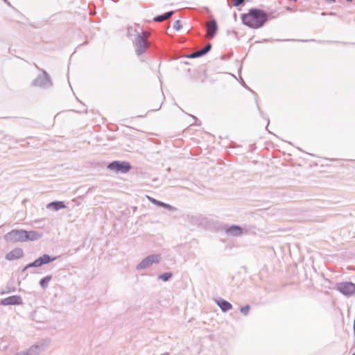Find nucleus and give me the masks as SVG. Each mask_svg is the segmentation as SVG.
I'll list each match as a JSON object with an SVG mask.
<instances>
[{
  "label": "nucleus",
  "instance_id": "obj_8",
  "mask_svg": "<svg viewBox=\"0 0 355 355\" xmlns=\"http://www.w3.org/2000/svg\"><path fill=\"white\" fill-rule=\"evenodd\" d=\"M23 254V250L19 248H17L9 252L6 255V259L8 261H12L22 257Z\"/></svg>",
  "mask_w": 355,
  "mask_h": 355
},
{
  "label": "nucleus",
  "instance_id": "obj_21",
  "mask_svg": "<svg viewBox=\"0 0 355 355\" xmlns=\"http://www.w3.org/2000/svg\"><path fill=\"white\" fill-rule=\"evenodd\" d=\"M211 47V44H209L204 49H201V51L202 52L203 55L207 53L210 50Z\"/></svg>",
  "mask_w": 355,
  "mask_h": 355
},
{
  "label": "nucleus",
  "instance_id": "obj_5",
  "mask_svg": "<svg viewBox=\"0 0 355 355\" xmlns=\"http://www.w3.org/2000/svg\"><path fill=\"white\" fill-rule=\"evenodd\" d=\"M338 290L343 294L350 295L355 293V284L351 282H343L337 284Z\"/></svg>",
  "mask_w": 355,
  "mask_h": 355
},
{
  "label": "nucleus",
  "instance_id": "obj_26",
  "mask_svg": "<svg viewBox=\"0 0 355 355\" xmlns=\"http://www.w3.org/2000/svg\"><path fill=\"white\" fill-rule=\"evenodd\" d=\"M347 1H352V0H347Z\"/></svg>",
  "mask_w": 355,
  "mask_h": 355
},
{
  "label": "nucleus",
  "instance_id": "obj_1",
  "mask_svg": "<svg viewBox=\"0 0 355 355\" xmlns=\"http://www.w3.org/2000/svg\"><path fill=\"white\" fill-rule=\"evenodd\" d=\"M241 21L245 26L251 28H259L267 21L268 15L262 10L253 8L248 13L241 15Z\"/></svg>",
  "mask_w": 355,
  "mask_h": 355
},
{
  "label": "nucleus",
  "instance_id": "obj_12",
  "mask_svg": "<svg viewBox=\"0 0 355 355\" xmlns=\"http://www.w3.org/2000/svg\"><path fill=\"white\" fill-rule=\"evenodd\" d=\"M217 304L223 311H227L232 307V304L225 300L218 301Z\"/></svg>",
  "mask_w": 355,
  "mask_h": 355
},
{
  "label": "nucleus",
  "instance_id": "obj_6",
  "mask_svg": "<svg viewBox=\"0 0 355 355\" xmlns=\"http://www.w3.org/2000/svg\"><path fill=\"white\" fill-rule=\"evenodd\" d=\"M160 260V256L153 254L144 259L138 266L139 269H143L150 266L153 263H158Z\"/></svg>",
  "mask_w": 355,
  "mask_h": 355
},
{
  "label": "nucleus",
  "instance_id": "obj_19",
  "mask_svg": "<svg viewBox=\"0 0 355 355\" xmlns=\"http://www.w3.org/2000/svg\"><path fill=\"white\" fill-rule=\"evenodd\" d=\"M153 203L155 205H159L160 207H165V208H168L170 207L168 205L165 204L162 202L158 201L155 199L153 200Z\"/></svg>",
  "mask_w": 355,
  "mask_h": 355
},
{
  "label": "nucleus",
  "instance_id": "obj_16",
  "mask_svg": "<svg viewBox=\"0 0 355 355\" xmlns=\"http://www.w3.org/2000/svg\"><path fill=\"white\" fill-rule=\"evenodd\" d=\"M171 276L172 274L171 272H166L163 275H159V279L164 282H166L171 277Z\"/></svg>",
  "mask_w": 355,
  "mask_h": 355
},
{
  "label": "nucleus",
  "instance_id": "obj_22",
  "mask_svg": "<svg viewBox=\"0 0 355 355\" xmlns=\"http://www.w3.org/2000/svg\"><path fill=\"white\" fill-rule=\"evenodd\" d=\"M202 55H203V53H202V52L200 50V51H196V52L193 53V54H191L190 55V57L196 58V57L201 56Z\"/></svg>",
  "mask_w": 355,
  "mask_h": 355
},
{
  "label": "nucleus",
  "instance_id": "obj_23",
  "mask_svg": "<svg viewBox=\"0 0 355 355\" xmlns=\"http://www.w3.org/2000/svg\"><path fill=\"white\" fill-rule=\"evenodd\" d=\"M243 1H244V0H233L232 3L234 6H238L240 4H241Z\"/></svg>",
  "mask_w": 355,
  "mask_h": 355
},
{
  "label": "nucleus",
  "instance_id": "obj_4",
  "mask_svg": "<svg viewBox=\"0 0 355 355\" xmlns=\"http://www.w3.org/2000/svg\"><path fill=\"white\" fill-rule=\"evenodd\" d=\"M108 168H110V170H114L116 172H121L125 173L130 171L131 166L128 162H119L117 161H114L108 165Z\"/></svg>",
  "mask_w": 355,
  "mask_h": 355
},
{
  "label": "nucleus",
  "instance_id": "obj_7",
  "mask_svg": "<svg viewBox=\"0 0 355 355\" xmlns=\"http://www.w3.org/2000/svg\"><path fill=\"white\" fill-rule=\"evenodd\" d=\"M55 258H50V257L47 254H44L43 256L40 257V258L37 259L33 263H29L26 268L30 267H39L41 266L43 264L48 263L51 262V261L55 260Z\"/></svg>",
  "mask_w": 355,
  "mask_h": 355
},
{
  "label": "nucleus",
  "instance_id": "obj_17",
  "mask_svg": "<svg viewBox=\"0 0 355 355\" xmlns=\"http://www.w3.org/2000/svg\"><path fill=\"white\" fill-rule=\"evenodd\" d=\"M51 279V277H46L40 281V285L43 288H46Z\"/></svg>",
  "mask_w": 355,
  "mask_h": 355
},
{
  "label": "nucleus",
  "instance_id": "obj_11",
  "mask_svg": "<svg viewBox=\"0 0 355 355\" xmlns=\"http://www.w3.org/2000/svg\"><path fill=\"white\" fill-rule=\"evenodd\" d=\"M40 236H41V235L35 231H31V232L26 231L25 241H35V240L38 239Z\"/></svg>",
  "mask_w": 355,
  "mask_h": 355
},
{
  "label": "nucleus",
  "instance_id": "obj_3",
  "mask_svg": "<svg viewBox=\"0 0 355 355\" xmlns=\"http://www.w3.org/2000/svg\"><path fill=\"white\" fill-rule=\"evenodd\" d=\"M25 235L26 230H14L8 233L6 239L14 243L25 242Z\"/></svg>",
  "mask_w": 355,
  "mask_h": 355
},
{
  "label": "nucleus",
  "instance_id": "obj_9",
  "mask_svg": "<svg viewBox=\"0 0 355 355\" xmlns=\"http://www.w3.org/2000/svg\"><path fill=\"white\" fill-rule=\"evenodd\" d=\"M206 27H207L206 37L208 38H212L214 36V35L216 34L217 29H218L216 22L214 20L208 21L206 24Z\"/></svg>",
  "mask_w": 355,
  "mask_h": 355
},
{
  "label": "nucleus",
  "instance_id": "obj_10",
  "mask_svg": "<svg viewBox=\"0 0 355 355\" xmlns=\"http://www.w3.org/2000/svg\"><path fill=\"white\" fill-rule=\"evenodd\" d=\"M22 303L21 298L19 296H10L6 297L1 301V304L3 305H15V304H20Z\"/></svg>",
  "mask_w": 355,
  "mask_h": 355
},
{
  "label": "nucleus",
  "instance_id": "obj_24",
  "mask_svg": "<svg viewBox=\"0 0 355 355\" xmlns=\"http://www.w3.org/2000/svg\"><path fill=\"white\" fill-rule=\"evenodd\" d=\"M147 198H148V199L151 202H153V201L154 198H151V197H150V196H147Z\"/></svg>",
  "mask_w": 355,
  "mask_h": 355
},
{
  "label": "nucleus",
  "instance_id": "obj_18",
  "mask_svg": "<svg viewBox=\"0 0 355 355\" xmlns=\"http://www.w3.org/2000/svg\"><path fill=\"white\" fill-rule=\"evenodd\" d=\"M173 28L177 31H179L181 30L182 28V24H181V21L180 20H177L174 22L173 24Z\"/></svg>",
  "mask_w": 355,
  "mask_h": 355
},
{
  "label": "nucleus",
  "instance_id": "obj_15",
  "mask_svg": "<svg viewBox=\"0 0 355 355\" xmlns=\"http://www.w3.org/2000/svg\"><path fill=\"white\" fill-rule=\"evenodd\" d=\"M227 233L232 234V235H234V236H238V235H240L242 233V230L241 228H240L239 227H237V226H232L231 227H230L228 230H227Z\"/></svg>",
  "mask_w": 355,
  "mask_h": 355
},
{
  "label": "nucleus",
  "instance_id": "obj_13",
  "mask_svg": "<svg viewBox=\"0 0 355 355\" xmlns=\"http://www.w3.org/2000/svg\"><path fill=\"white\" fill-rule=\"evenodd\" d=\"M173 14V11H170V12H166L165 14H164L162 15H159V16L155 17L154 18V21H157V22L164 21V20H166V19H168L169 17H171Z\"/></svg>",
  "mask_w": 355,
  "mask_h": 355
},
{
  "label": "nucleus",
  "instance_id": "obj_25",
  "mask_svg": "<svg viewBox=\"0 0 355 355\" xmlns=\"http://www.w3.org/2000/svg\"><path fill=\"white\" fill-rule=\"evenodd\" d=\"M326 1L328 2H334L335 1V0H326Z\"/></svg>",
  "mask_w": 355,
  "mask_h": 355
},
{
  "label": "nucleus",
  "instance_id": "obj_14",
  "mask_svg": "<svg viewBox=\"0 0 355 355\" xmlns=\"http://www.w3.org/2000/svg\"><path fill=\"white\" fill-rule=\"evenodd\" d=\"M49 208H52L54 210H58L60 209H62L65 207V205L62 202H53L48 205Z\"/></svg>",
  "mask_w": 355,
  "mask_h": 355
},
{
  "label": "nucleus",
  "instance_id": "obj_20",
  "mask_svg": "<svg viewBox=\"0 0 355 355\" xmlns=\"http://www.w3.org/2000/svg\"><path fill=\"white\" fill-rule=\"evenodd\" d=\"M250 306L248 305L245 306L241 309V311L244 313L245 315H247L249 312Z\"/></svg>",
  "mask_w": 355,
  "mask_h": 355
},
{
  "label": "nucleus",
  "instance_id": "obj_2",
  "mask_svg": "<svg viewBox=\"0 0 355 355\" xmlns=\"http://www.w3.org/2000/svg\"><path fill=\"white\" fill-rule=\"evenodd\" d=\"M134 31L137 34V37L135 40L136 52L138 55L145 52L148 48L149 45L147 42V38L149 36V33L142 31L139 30L138 26H135L129 28L128 33L130 35H133L132 31Z\"/></svg>",
  "mask_w": 355,
  "mask_h": 355
}]
</instances>
